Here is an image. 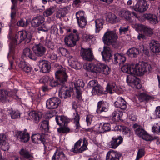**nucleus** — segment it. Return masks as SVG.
Segmentation results:
<instances>
[{"label": "nucleus", "instance_id": "nucleus-61", "mask_svg": "<svg viewBox=\"0 0 160 160\" xmlns=\"http://www.w3.org/2000/svg\"><path fill=\"white\" fill-rule=\"evenodd\" d=\"M77 94L76 98L75 101L77 102L78 105H80L82 101L81 97L82 93H76Z\"/></svg>", "mask_w": 160, "mask_h": 160}, {"label": "nucleus", "instance_id": "nucleus-24", "mask_svg": "<svg viewBox=\"0 0 160 160\" xmlns=\"http://www.w3.org/2000/svg\"><path fill=\"white\" fill-rule=\"evenodd\" d=\"M112 62L114 64L118 63L120 65L123 64L126 61V58L123 54L116 53L114 54Z\"/></svg>", "mask_w": 160, "mask_h": 160}, {"label": "nucleus", "instance_id": "nucleus-42", "mask_svg": "<svg viewBox=\"0 0 160 160\" xmlns=\"http://www.w3.org/2000/svg\"><path fill=\"white\" fill-rule=\"evenodd\" d=\"M99 128L98 131L100 133H104L111 130V125L109 123H104L103 125L101 126V128L100 129V127Z\"/></svg>", "mask_w": 160, "mask_h": 160}, {"label": "nucleus", "instance_id": "nucleus-3", "mask_svg": "<svg viewBox=\"0 0 160 160\" xmlns=\"http://www.w3.org/2000/svg\"><path fill=\"white\" fill-rule=\"evenodd\" d=\"M118 37L115 32L113 31H107L104 34L102 40L105 44L112 45L114 48L118 46L117 39Z\"/></svg>", "mask_w": 160, "mask_h": 160}, {"label": "nucleus", "instance_id": "nucleus-14", "mask_svg": "<svg viewBox=\"0 0 160 160\" xmlns=\"http://www.w3.org/2000/svg\"><path fill=\"white\" fill-rule=\"evenodd\" d=\"M44 134H41L39 133L33 134L32 136V140L33 143H42L45 145L47 143L46 139L45 138Z\"/></svg>", "mask_w": 160, "mask_h": 160}, {"label": "nucleus", "instance_id": "nucleus-12", "mask_svg": "<svg viewBox=\"0 0 160 160\" xmlns=\"http://www.w3.org/2000/svg\"><path fill=\"white\" fill-rule=\"evenodd\" d=\"M65 69L62 68L57 71L55 72L56 78L58 80L60 83H62L66 82L68 78V75L65 72Z\"/></svg>", "mask_w": 160, "mask_h": 160}, {"label": "nucleus", "instance_id": "nucleus-40", "mask_svg": "<svg viewBox=\"0 0 160 160\" xmlns=\"http://www.w3.org/2000/svg\"><path fill=\"white\" fill-rule=\"evenodd\" d=\"M118 87L115 82H112L108 83L106 87V90L110 94H112L115 92L117 89Z\"/></svg>", "mask_w": 160, "mask_h": 160}, {"label": "nucleus", "instance_id": "nucleus-54", "mask_svg": "<svg viewBox=\"0 0 160 160\" xmlns=\"http://www.w3.org/2000/svg\"><path fill=\"white\" fill-rule=\"evenodd\" d=\"M122 129L124 134L127 135L128 137H130L131 136L132 132L129 128L123 126L122 128Z\"/></svg>", "mask_w": 160, "mask_h": 160}, {"label": "nucleus", "instance_id": "nucleus-52", "mask_svg": "<svg viewBox=\"0 0 160 160\" xmlns=\"http://www.w3.org/2000/svg\"><path fill=\"white\" fill-rule=\"evenodd\" d=\"M44 45L49 49L52 50L54 49V44L48 39H47L44 42Z\"/></svg>", "mask_w": 160, "mask_h": 160}, {"label": "nucleus", "instance_id": "nucleus-34", "mask_svg": "<svg viewBox=\"0 0 160 160\" xmlns=\"http://www.w3.org/2000/svg\"><path fill=\"white\" fill-rule=\"evenodd\" d=\"M74 86L76 93H82V89L84 86V83L83 81L78 80L76 81L74 83Z\"/></svg>", "mask_w": 160, "mask_h": 160}, {"label": "nucleus", "instance_id": "nucleus-27", "mask_svg": "<svg viewBox=\"0 0 160 160\" xmlns=\"http://www.w3.org/2000/svg\"><path fill=\"white\" fill-rule=\"evenodd\" d=\"M55 120L57 124L59 126L67 125L70 122L69 118L64 116H57L55 117Z\"/></svg>", "mask_w": 160, "mask_h": 160}, {"label": "nucleus", "instance_id": "nucleus-10", "mask_svg": "<svg viewBox=\"0 0 160 160\" xmlns=\"http://www.w3.org/2000/svg\"><path fill=\"white\" fill-rule=\"evenodd\" d=\"M136 134L142 139L147 141H152L156 139L157 137H153L149 135L144 129L140 128L136 130L135 132Z\"/></svg>", "mask_w": 160, "mask_h": 160}, {"label": "nucleus", "instance_id": "nucleus-48", "mask_svg": "<svg viewBox=\"0 0 160 160\" xmlns=\"http://www.w3.org/2000/svg\"><path fill=\"white\" fill-rule=\"evenodd\" d=\"M58 52L60 53L62 56H65L68 58L72 56L70 55L69 52L67 49L63 48H59L58 50Z\"/></svg>", "mask_w": 160, "mask_h": 160}, {"label": "nucleus", "instance_id": "nucleus-50", "mask_svg": "<svg viewBox=\"0 0 160 160\" xmlns=\"http://www.w3.org/2000/svg\"><path fill=\"white\" fill-rule=\"evenodd\" d=\"M143 32L146 35L150 37L153 34L152 29L147 27H145L143 29Z\"/></svg>", "mask_w": 160, "mask_h": 160}, {"label": "nucleus", "instance_id": "nucleus-15", "mask_svg": "<svg viewBox=\"0 0 160 160\" xmlns=\"http://www.w3.org/2000/svg\"><path fill=\"white\" fill-rule=\"evenodd\" d=\"M23 59L29 58L30 59L35 61L37 59V57L35 55L34 52L29 48H26L23 50L22 56Z\"/></svg>", "mask_w": 160, "mask_h": 160}, {"label": "nucleus", "instance_id": "nucleus-44", "mask_svg": "<svg viewBox=\"0 0 160 160\" xmlns=\"http://www.w3.org/2000/svg\"><path fill=\"white\" fill-rule=\"evenodd\" d=\"M92 93L93 95L97 94L99 95L105 93L100 85H99L95 88H93L92 90Z\"/></svg>", "mask_w": 160, "mask_h": 160}, {"label": "nucleus", "instance_id": "nucleus-53", "mask_svg": "<svg viewBox=\"0 0 160 160\" xmlns=\"http://www.w3.org/2000/svg\"><path fill=\"white\" fill-rule=\"evenodd\" d=\"M8 95V93L7 91L0 90V102L4 101Z\"/></svg>", "mask_w": 160, "mask_h": 160}, {"label": "nucleus", "instance_id": "nucleus-22", "mask_svg": "<svg viewBox=\"0 0 160 160\" xmlns=\"http://www.w3.org/2000/svg\"><path fill=\"white\" fill-rule=\"evenodd\" d=\"M26 129H25L24 131H19L16 134L17 138L24 142H28L30 139L29 135L28 132H26Z\"/></svg>", "mask_w": 160, "mask_h": 160}, {"label": "nucleus", "instance_id": "nucleus-26", "mask_svg": "<svg viewBox=\"0 0 160 160\" xmlns=\"http://www.w3.org/2000/svg\"><path fill=\"white\" fill-rule=\"evenodd\" d=\"M67 157L63 152L60 149H57L52 157V160H67Z\"/></svg>", "mask_w": 160, "mask_h": 160}, {"label": "nucleus", "instance_id": "nucleus-36", "mask_svg": "<svg viewBox=\"0 0 160 160\" xmlns=\"http://www.w3.org/2000/svg\"><path fill=\"white\" fill-rule=\"evenodd\" d=\"M19 154L23 158L26 159L32 158L33 156L32 154L26 148H22L19 151Z\"/></svg>", "mask_w": 160, "mask_h": 160}, {"label": "nucleus", "instance_id": "nucleus-6", "mask_svg": "<svg viewBox=\"0 0 160 160\" xmlns=\"http://www.w3.org/2000/svg\"><path fill=\"white\" fill-rule=\"evenodd\" d=\"M85 12L83 11H80L76 13L77 23L81 28H84L87 23V21L85 17Z\"/></svg>", "mask_w": 160, "mask_h": 160}, {"label": "nucleus", "instance_id": "nucleus-25", "mask_svg": "<svg viewBox=\"0 0 160 160\" xmlns=\"http://www.w3.org/2000/svg\"><path fill=\"white\" fill-rule=\"evenodd\" d=\"M132 12L124 9L121 10L119 13L120 17L128 21H131L133 16H132Z\"/></svg>", "mask_w": 160, "mask_h": 160}, {"label": "nucleus", "instance_id": "nucleus-63", "mask_svg": "<svg viewBox=\"0 0 160 160\" xmlns=\"http://www.w3.org/2000/svg\"><path fill=\"white\" fill-rule=\"evenodd\" d=\"M152 131L156 133L160 134V125L153 126Z\"/></svg>", "mask_w": 160, "mask_h": 160}, {"label": "nucleus", "instance_id": "nucleus-56", "mask_svg": "<svg viewBox=\"0 0 160 160\" xmlns=\"http://www.w3.org/2000/svg\"><path fill=\"white\" fill-rule=\"evenodd\" d=\"M0 147L1 148L3 151H8L9 148V144L6 141L4 143L0 144Z\"/></svg>", "mask_w": 160, "mask_h": 160}, {"label": "nucleus", "instance_id": "nucleus-13", "mask_svg": "<svg viewBox=\"0 0 160 160\" xmlns=\"http://www.w3.org/2000/svg\"><path fill=\"white\" fill-rule=\"evenodd\" d=\"M88 67V70L92 72L96 73H99L102 72V68L103 66V64L98 63L95 64H89L87 65Z\"/></svg>", "mask_w": 160, "mask_h": 160}, {"label": "nucleus", "instance_id": "nucleus-49", "mask_svg": "<svg viewBox=\"0 0 160 160\" xmlns=\"http://www.w3.org/2000/svg\"><path fill=\"white\" fill-rule=\"evenodd\" d=\"M66 14L65 9H61L57 12L56 17L57 18H61L64 17Z\"/></svg>", "mask_w": 160, "mask_h": 160}, {"label": "nucleus", "instance_id": "nucleus-46", "mask_svg": "<svg viewBox=\"0 0 160 160\" xmlns=\"http://www.w3.org/2000/svg\"><path fill=\"white\" fill-rule=\"evenodd\" d=\"M55 8L54 6H52L47 9L43 12V15L48 17L52 15L55 11Z\"/></svg>", "mask_w": 160, "mask_h": 160}, {"label": "nucleus", "instance_id": "nucleus-30", "mask_svg": "<svg viewBox=\"0 0 160 160\" xmlns=\"http://www.w3.org/2000/svg\"><path fill=\"white\" fill-rule=\"evenodd\" d=\"M104 102L103 100L98 102L97 105L96 112L98 114H100L103 112H106L108 110L107 107L104 106Z\"/></svg>", "mask_w": 160, "mask_h": 160}, {"label": "nucleus", "instance_id": "nucleus-39", "mask_svg": "<svg viewBox=\"0 0 160 160\" xmlns=\"http://www.w3.org/2000/svg\"><path fill=\"white\" fill-rule=\"evenodd\" d=\"M57 128L58 132L60 134H67L72 132L70 128L67 125H62Z\"/></svg>", "mask_w": 160, "mask_h": 160}, {"label": "nucleus", "instance_id": "nucleus-17", "mask_svg": "<svg viewBox=\"0 0 160 160\" xmlns=\"http://www.w3.org/2000/svg\"><path fill=\"white\" fill-rule=\"evenodd\" d=\"M33 52L36 56L42 57L45 54L46 49L42 44H39L34 46Z\"/></svg>", "mask_w": 160, "mask_h": 160}, {"label": "nucleus", "instance_id": "nucleus-59", "mask_svg": "<svg viewBox=\"0 0 160 160\" xmlns=\"http://www.w3.org/2000/svg\"><path fill=\"white\" fill-rule=\"evenodd\" d=\"M144 150L142 149H139L138 152L137 158H136V160H138L144 155Z\"/></svg>", "mask_w": 160, "mask_h": 160}, {"label": "nucleus", "instance_id": "nucleus-9", "mask_svg": "<svg viewBox=\"0 0 160 160\" xmlns=\"http://www.w3.org/2000/svg\"><path fill=\"white\" fill-rule=\"evenodd\" d=\"M123 138L121 135L114 136H113L108 143L110 148L115 149L123 142Z\"/></svg>", "mask_w": 160, "mask_h": 160}, {"label": "nucleus", "instance_id": "nucleus-62", "mask_svg": "<svg viewBox=\"0 0 160 160\" xmlns=\"http://www.w3.org/2000/svg\"><path fill=\"white\" fill-rule=\"evenodd\" d=\"M51 78L48 76L42 77L40 79L39 81L41 83H45L50 81Z\"/></svg>", "mask_w": 160, "mask_h": 160}, {"label": "nucleus", "instance_id": "nucleus-16", "mask_svg": "<svg viewBox=\"0 0 160 160\" xmlns=\"http://www.w3.org/2000/svg\"><path fill=\"white\" fill-rule=\"evenodd\" d=\"M39 67L40 71L43 73H48L50 71L51 65L50 63L48 61H40Z\"/></svg>", "mask_w": 160, "mask_h": 160}, {"label": "nucleus", "instance_id": "nucleus-23", "mask_svg": "<svg viewBox=\"0 0 160 160\" xmlns=\"http://www.w3.org/2000/svg\"><path fill=\"white\" fill-rule=\"evenodd\" d=\"M44 18L42 15L34 17L31 22L32 25L34 27H38L42 24L44 22Z\"/></svg>", "mask_w": 160, "mask_h": 160}, {"label": "nucleus", "instance_id": "nucleus-18", "mask_svg": "<svg viewBox=\"0 0 160 160\" xmlns=\"http://www.w3.org/2000/svg\"><path fill=\"white\" fill-rule=\"evenodd\" d=\"M121 156L117 151L112 150L107 153L106 160H119Z\"/></svg>", "mask_w": 160, "mask_h": 160}, {"label": "nucleus", "instance_id": "nucleus-33", "mask_svg": "<svg viewBox=\"0 0 160 160\" xmlns=\"http://www.w3.org/2000/svg\"><path fill=\"white\" fill-rule=\"evenodd\" d=\"M28 117L35 123H38L41 118V116L34 111H32L28 114Z\"/></svg>", "mask_w": 160, "mask_h": 160}, {"label": "nucleus", "instance_id": "nucleus-1", "mask_svg": "<svg viewBox=\"0 0 160 160\" xmlns=\"http://www.w3.org/2000/svg\"><path fill=\"white\" fill-rule=\"evenodd\" d=\"M151 69V65L144 62L135 65L132 64L124 65L121 68L122 72L129 74L127 75L126 79L128 85L133 88L138 89L141 88L142 85L140 83V80L134 75L139 74L142 75L149 72Z\"/></svg>", "mask_w": 160, "mask_h": 160}, {"label": "nucleus", "instance_id": "nucleus-41", "mask_svg": "<svg viewBox=\"0 0 160 160\" xmlns=\"http://www.w3.org/2000/svg\"><path fill=\"white\" fill-rule=\"evenodd\" d=\"M71 92L69 90H63L62 89H60L59 95L62 98L65 99L71 97Z\"/></svg>", "mask_w": 160, "mask_h": 160}, {"label": "nucleus", "instance_id": "nucleus-45", "mask_svg": "<svg viewBox=\"0 0 160 160\" xmlns=\"http://www.w3.org/2000/svg\"><path fill=\"white\" fill-rule=\"evenodd\" d=\"M49 86L53 88L56 87H58L59 86L61 85L58 79L55 80L54 79L51 78L50 79V81L49 82Z\"/></svg>", "mask_w": 160, "mask_h": 160}, {"label": "nucleus", "instance_id": "nucleus-4", "mask_svg": "<svg viewBox=\"0 0 160 160\" xmlns=\"http://www.w3.org/2000/svg\"><path fill=\"white\" fill-rule=\"evenodd\" d=\"M88 141L85 138H84L83 140L81 138L75 143L71 151L76 153H82L88 149Z\"/></svg>", "mask_w": 160, "mask_h": 160}, {"label": "nucleus", "instance_id": "nucleus-64", "mask_svg": "<svg viewBox=\"0 0 160 160\" xmlns=\"http://www.w3.org/2000/svg\"><path fill=\"white\" fill-rule=\"evenodd\" d=\"M92 120V116L90 115H87L86 118V121L88 126H90L91 124Z\"/></svg>", "mask_w": 160, "mask_h": 160}, {"label": "nucleus", "instance_id": "nucleus-43", "mask_svg": "<svg viewBox=\"0 0 160 160\" xmlns=\"http://www.w3.org/2000/svg\"><path fill=\"white\" fill-rule=\"evenodd\" d=\"M139 101L142 102L144 101H147L152 98L151 96L145 93H141L138 96Z\"/></svg>", "mask_w": 160, "mask_h": 160}, {"label": "nucleus", "instance_id": "nucleus-57", "mask_svg": "<svg viewBox=\"0 0 160 160\" xmlns=\"http://www.w3.org/2000/svg\"><path fill=\"white\" fill-rule=\"evenodd\" d=\"M103 66L102 73L105 75L109 74L111 71L110 68L108 66L104 64H103Z\"/></svg>", "mask_w": 160, "mask_h": 160}, {"label": "nucleus", "instance_id": "nucleus-51", "mask_svg": "<svg viewBox=\"0 0 160 160\" xmlns=\"http://www.w3.org/2000/svg\"><path fill=\"white\" fill-rule=\"evenodd\" d=\"M12 119H15L20 117V114L18 110H12L10 113Z\"/></svg>", "mask_w": 160, "mask_h": 160}, {"label": "nucleus", "instance_id": "nucleus-21", "mask_svg": "<svg viewBox=\"0 0 160 160\" xmlns=\"http://www.w3.org/2000/svg\"><path fill=\"white\" fill-rule=\"evenodd\" d=\"M112 51L108 47H104L103 50L102 52V55L103 59L105 61L109 62L112 58Z\"/></svg>", "mask_w": 160, "mask_h": 160}, {"label": "nucleus", "instance_id": "nucleus-8", "mask_svg": "<svg viewBox=\"0 0 160 160\" xmlns=\"http://www.w3.org/2000/svg\"><path fill=\"white\" fill-rule=\"evenodd\" d=\"M80 54L84 60L91 61L94 58L92 51L91 49L89 48L87 49L82 48L80 51Z\"/></svg>", "mask_w": 160, "mask_h": 160}, {"label": "nucleus", "instance_id": "nucleus-32", "mask_svg": "<svg viewBox=\"0 0 160 160\" xmlns=\"http://www.w3.org/2000/svg\"><path fill=\"white\" fill-rule=\"evenodd\" d=\"M95 32L98 33L103 28L105 23L104 19L102 18H98L95 21Z\"/></svg>", "mask_w": 160, "mask_h": 160}, {"label": "nucleus", "instance_id": "nucleus-37", "mask_svg": "<svg viewBox=\"0 0 160 160\" xmlns=\"http://www.w3.org/2000/svg\"><path fill=\"white\" fill-rule=\"evenodd\" d=\"M127 54L130 57L135 58L139 54L138 49L135 48H132L129 49L127 51Z\"/></svg>", "mask_w": 160, "mask_h": 160}, {"label": "nucleus", "instance_id": "nucleus-29", "mask_svg": "<svg viewBox=\"0 0 160 160\" xmlns=\"http://www.w3.org/2000/svg\"><path fill=\"white\" fill-rule=\"evenodd\" d=\"M114 106L117 108H119L124 110L127 108V103L122 97H119L114 103Z\"/></svg>", "mask_w": 160, "mask_h": 160}, {"label": "nucleus", "instance_id": "nucleus-2", "mask_svg": "<svg viewBox=\"0 0 160 160\" xmlns=\"http://www.w3.org/2000/svg\"><path fill=\"white\" fill-rule=\"evenodd\" d=\"M32 38L31 33L25 30L20 31L17 32L12 38L9 45L10 53H13L17 45L24 41L26 43H28Z\"/></svg>", "mask_w": 160, "mask_h": 160}, {"label": "nucleus", "instance_id": "nucleus-19", "mask_svg": "<svg viewBox=\"0 0 160 160\" xmlns=\"http://www.w3.org/2000/svg\"><path fill=\"white\" fill-rule=\"evenodd\" d=\"M149 45L150 50L153 53L156 54L160 53V43L158 41L152 40Z\"/></svg>", "mask_w": 160, "mask_h": 160}, {"label": "nucleus", "instance_id": "nucleus-31", "mask_svg": "<svg viewBox=\"0 0 160 160\" xmlns=\"http://www.w3.org/2000/svg\"><path fill=\"white\" fill-rule=\"evenodd\" d=\"M68 62L69 65L72 68L76 69H79L80 68V63L75 57L71 56L68 58Z\"/></svg>", "mask_w": 160, "mask_h": 160}, {"label": "nucleus", "instance_id": "nucleus-7", "mask_svg": "<svg viewBox=\"0 0 160 160\" xmlns=\"http://www.w3.org/2000/svg\"><path fill=\"white\" fill-rule=\"evenodd\" d=\"M137 3L133 7L134 11L143 12L148 8L147 2L146 0H137Z\"/></svg>", "mask_w": 160, "mask_h": 160}, {"label": "nucleus", "instance_id": "nucleus-28", "mask_svg": "<svg viewBox=\"0 0 160 160\" xmlns=\"http://www.w3.org/2000/svg\"><path fill=\"white\" fill-rule=\"evenodd\" d=\"M18 65L22 71L27 74H30L32 71V67L26 64L25 61H20L18 64Z\"/></svg>", "mask_w": 160, "mask_h": 160}, {"label": "nucleus", "instance_id": "nucleus-60", "mask_svg": "<svg viewBox=\"0 0 160 160\" xmlns=\"http://www.w3.org/2000/svg\"><path fill=\"white\" fill-rule=\"evenodd\" d=\"M148 22L150 23L153 24H155L157 23L158 21L157 19V17L155 15L153 14V16L150 18Z\"/></svg>", "mask_w": 160, "mask_h": 160}, {"label": "nucleus", "instance_id": "nucleus-55", "mask_svg": "<svg viewBox=\"0 0 160 160\" xmlns=\"http://www.w3.org/2000/svg\"><path fill=\"white\" fill-rule=\"evenodd\" d=\"M99 84H98V82L97 80H91L88 83V88H95Z\"/></svg>", "mask_w": 160, "mask_h": 160}, {"label": "nucleus", "instance_id": "nucleus-47", "mask_svg": "<svg viewBox=\"0 0 160 160\" xmlns=\"http://www.w3.org/2000/svg\"><path fill=\"white\" fill-rule=\"evenodd\" d=\"M29 24V23L28 20L26 18H21L17 22V25L18 26L22 27H26Z\"/></svg>", "mask_w": 160, "mask_h": 160}, {"label": "nucleus", "instance_id": "nucleus-20", "mask_svg": "<svg viewBox=\"0 0 160 160\" xmlns=\"http://www.w3.org/2000/svg\"><path fill=\"white\" fill-rule=\"evenodd\" d=\"M105 17L106 21L112 24L118 23L120 21L119 18H118L116 15L110 12L107 13Z\"/></svg>", "mask_w": 160, "mask_h": 160}, {"label": "nucleus", "instance_id": "nucleus-58", "mask_svg": "<svg viewBox=\"0 0 160 160\" xmlns=\"http://www.w3.org/2000/svg\"><path fill=\"white\" fill-rule=\"evenodd\" d=\"M153 14L150 13H146L143 14L141 18L142 19L141 21H143L147 20L148 22L150 19V18L153 16Z\"/></svg>", "mask_w": 160, "mask_h": 160}, {"label": "nucleus", "instance_id": "nucleus-38", "mask_svg": "<svg viewBox=\"0 0 160 160\" xmlns=\"http://www.w3.org/2000/svg\"><path fill=\"white\" fill-rule=\"evenodd\" d=\"M40 123V129L41 130L42 133L44 134L49 130V122L48 120H44Z\"/></svg>", "mask_w": 160, "mask_h": 160}, {"label": "nucleus", "instance_id": "nucleus-35", "mask_svg": "<svg viewBox=\"0 0 160 160\" xmlns=\"http://www.w3.org/2000/svg\"><path fill=\"white\" fill-rule=\"evenodd\" d=\"M73 120L74 121L73 122L75 125L76 129L78 130L80 128L81 126L79 122L80 116L78 114V110H77V112H75V113H73Z\"/></svg>", "mask_w": 160, "mask_h": 160}, {"label": "nucleus", "instance_id": "nucleus-5", "mask_svg": "<svg viewBox=\"0 0 160 160\" xmlns=\"http://www.w3.org/2000/svg\"><path fill=\"white\" fill-rule=\"evenodd\" d=\"M61 101L58 98L53 97L48 99L46 101V107L49 109H53L49 112L52 115L57 113V112L54 109L57 108L61 103Z\"/></svg>", "mask_w": 160, "mask_h": 160}, {"label": "nucleus", "instance_id": "nucleus-11", "mask_svg": "<svg viewBox=\"0 0 160 160\" xmlns=\"http://www.w3.org/2000/svg\"><path fill=\"white\" fill-rule=\"evenodd\" d=\"M78 36L76 35H69L66 36L64 38V42L66 45L70 47H72L76 44V42L78 41Z\"/></svg>", "mask_w": 160, "mask_h": 160}]
</instances>
